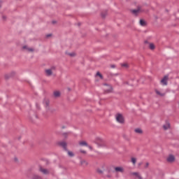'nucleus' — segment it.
Masks as SVG:
<instances>
[{
    "label": "nucleus",
    "instance_id": "1",
    "mask_svg": "<svg viewBox=\"0 0 179 179\" xmlns=\"http://www.w3.org/2000/svg\"><path fill=\"white\" fill-rule=\"evenodd\" d=\"M115 120L119 124H124L125 122L124 115H122L121 113H117L115 115Z\"/></svg>",
    "mask_w": 179,
    "mask_h": 179
},
{
    "label": "nucleus",
    "instance_id": "2",
    "mask_svg": "<svg viewBox=\"0 0 179 179\" xmlns=\"http://www.w3.org/2000/svg\"><path fill=\"white\" fill-rule=\"evenodd\" d=\"M94 143L98 145V146L101 147V146H104V145H106V141H104V139H103L100 137H96L95 138Z\"/></svg>",
    "mask_w": 179,
    "mask_h": 179
},
{
    "label": "nucleus",
    "instance_id": "3",
    "mask_svg": "<svg viewBox=\"0 0 179 179\" xmlns=\"http://www.w3.org/2000/svg\"><path fill=\"white\" fill-rule=\"evenodd\" d=\"M55 66H52L50 69H47L45 70V73L46 76H51L55 72Z\"/></svg>",
    "mask_w": 179,
    "mask_h": 179
},
{
    "label": "nucleus",
    "instance_id": "4",
    "mask_svg": "<svg viewBox=\"0 0 179 179\" xmlns=\"http://www.w3.org/2000/svg\"><path fill=\"white\" fill-rule=\"evenodd\" d=\"M105 93H111L113 92V87L111 85H108L107 84H105L103 87Z\"/></svg>",
    "mask_w": 179,
    "mask_h": 179
},
{
    "label": "nucleus",
    "instance_id": "5",
    "mask_svg": "<svg viewBox=\"0 0 179 179\" xmlns=\"http://www.w3.org/2000/svg\"><path fill=\"white\" fill-rule=\"evenodd\" d=\"M167 80H169V76H165L162 80L161 83L164 86H167Z\"/></svg>",
    "mask_w": 179,
    "mask_h": 179
},
{
    "label": "nucleus",
    "instance_id": "6",
    "mask_svg": "<svg viewBox=\"0 0 179 179\" xmlns=\"http://www.w3.org/2000/svg\"><path fill=\"white\" fill-rule=\"evenodd\" d=\"M23 50L26 51L27 52H34V48H29L28 46H23Z\"/></svg>",
    "mask_w": 179,
    "mask_h": 179
},
{
    "label": "nucleus",
    "instance_id": "7",
    "mask_svg": "<svg viewBox=\"0 0 179 179\" xmlns=\"http://www.w3.org/2000/svg\"><path fill=\"white\" fill-rule=\"evenodd\" d=\"M105 170H106V166L103 165L101 168H98L96 169V172L98 173V174H103Z\"/></svg>",
    "mask_w": 179,
    "mask_h": 179
},
{
    "label": "nucleus",
    "instance_id": "8",
    "mask_svg": "<svg viewBox=\"0 0 179 179\" xmlns=\"http://www.w3.org/2000/svg\"><path fill=\"white\" fill-rule=\"evenodd\" d=\"M175 160L176 157L173 155H171L167 157V162H169V163H173Z\"/></svg>",
    "mask_w": 179,
    "mask_h": 179
},
{
    "label": "nucleus",
    "instance_id": "9",
    "mask_svg": "<svg viewBox=\"0 0 179 179\" xmlns=\"http://www.w3.org/2000/svg\"><path fill=\"white\" fill-rule=\"evenodd\" d=\"M116 173H124V168L122 166H117L115 168Z\"/></svg>",
    "mask_w": 179,
    "mask_h": 179
},
{
    "label": "nucleus",
    "instance_id": "10",
    "mask_svg": "<svg viewBox=\"0 0 179 179\" xmlns=\"http://www.w3.org/2000/svg\"><path fill=\"white\" fill-rule=\"evenodd\" d=\"M39 171H41V173H42L43 174H50V171L43 167H40Z\"/></svg>",
    "mask_w": 179,
    "mask_h": 179
},
{
    "label": "nucleus",
    "instance_id": "11",
    "mask_svg": "<svg viewBox=\"0 0 179 179\" xmlns=\"http://www.w3.org/2000/svg\"><path fill=\"white\" fill-rule=\"evenodd\" d=\"M163 128H164V131H167V129H170V123L169 122H166L164 124Z\"/></svg>",
    "mask_w": 179,
    "mask_h": 179
},
{
    "label": "nucleus",
    "instance_id": "12",
    "mask_svg": "<svg viewBox=\"0 0 179 179\" xmlns=\"http://www.w3.org/2000/svg\"><path fill=\"white\" fill-rule=\"evenodd\" d=\"M78 143H79L80 146H88L87 142H86L85 141H79Z\"/></svg>",
    "mask_w": 179,
    "mask_h": 179
},
{
    "label": "nucleus",
    "instance_id": "13",
    "mask_svg": "<svg viewBox=\"0 0 179 179\" xmlns=\"http://www.w3.org/2000/svg\"><path fill=\"white\" fill-rule=\"evenodd\" d=\"M134 132H136V134H143V131H142V129L139 128L135 129Z\"/></svg>",
    "mask_w": 179,
    "mask_h": 179
},
{
    "label": "nucleus",
    "instance_id": "14",
    "mask_svg": "<svg viewBox=\"0 0 179 179\" xmlns=\"http://www.w3.org/2000/svg\"><path fill=\"white\" fill-rule=\"evenodd\" d=\"M59 146L64 148V149H66V143L62 141L59 143Z\"/></svg>",
    "mask_w": 179,
    "mask_h": 179
},
{
    "label": "nucleus",
    "instance_id": "15",
    "mask_svg": "<svg viewBox=\"0 0 179 179\" xmlns=\"http://www.w3.org/2000/svg\"><path fill=\"white\" fill-rule=\"evenodd\" d=\"M131 12L134 15H138V13H139V12H141V8H137L136 10H131Z\"/></svg>",
    "mask_w": 179,
    "mask_h": 179
},
{
    "label": "nucleus",
    "instance_id": "16",
    "mask_svg": "<svg viewBox=\"0 0 179 179\" xmlns=\"http://www.w3.org/2000/svg\"><path fill=\"white\" fill-rule=\"evenodd\" d=\"M149 48L150 50H155V48H156V46L154 43H149Z\"/></svg>",
    "mask_w": 179,
    "mask_h": 179
},
{
    "label": "nucleus",
    "instance_id": "17",
    "mask_svg": "<svg viewBox=\"0 0 179 179\" xmlns=\"http://www.w3.org/2000/svg\"><path fill=\"white\" fill-rule=\"evenodd\" d=\"M54 96L55 97H59V96H61V92H59V91H55L54 92Z\"/></svg>",
    "mask_w": 179,
    "mask_h": 179
},
{
    "label": "nucleus",
    "instance_id": "18",
    "mask_svg": "<svg viewBox=\"0 0 179 179\" xmlns=\"http://www.w3.org/2000/svg\"><path fill=\"white\" fill-rule=\"evenodd\" d=\"M131 162L133 166H135V164H136V158H135V157H131Z\"/></svg>",
    "mask_w": 179,
    "mask_h": 179
},
{
    "label": "nucleus",
    "instance_id": "19",
    "mask_svg": "<svg viewBox=\"0 0 179 179\" xmlns=\"http://www.w3.org/2000/svg\"><path fill=\"white\" fill-rule=\"evenodd\" d=\"M155 92H156L157 94H158V96H164V94H165L164 93L160 92V91H159V90H156Z\"/></svg>",
    "mask_w": 179,
    "mask_h": 179
},
{
    "label": "nucleus",
    "instance_id": "20",
    "mask_svg": "<svg viewBox=\"0 0 179 179\" xmlns=\"http://www.w3.org/2000/svg\"><path fill=\"white\" fill-rule=\"evenodd\" d=\"M140 24H141V26H146V22H145V20H141Z\"/></svg>",
    "mask_w": 179,
    "mask_h": 179
},
{
    "label": "nucleus",
    "instance_id": "21",
    "mask_svg": "<svg viewBox=\"0 0 179 179\" xmlns=\"http://www.w3.org/2000/svg\"><path fill=\"white\" fill-rule=\"evenodd\" d=\"M68 155H69L70 157H73V156H75V155L73 154V152H71V151H68Z\"/></svg>",
    "mask_w": 179,
    "mask_h": 179
},
{
    "label": "nucleus",
    "instance_id": "22",
    "mask_svg": "<svg viewBox=\"0 0 179 179\" xmlns=\"http://www.w3.org/2000/svg\"><path fill=\"white\" fill-rule=\"evenodd\" d=\"M68 55H69L70 57H76V53L73 52L68 53Z\"/></svg>",
    "mask_w": 179,
    "mask_h": 179
},
{
    "label": "nucleus",
    "instance_id": "23",
    "mask_svg": "<svg viewBox=\"0 0 179 179\" xmlns=\"http://www.w3.org/2000/svg\"><path fill=\"white\" fill-rule=\"evenodd\" d=\"M122 66L123 68H128V64H127V63H123V64H122Z\"/></svg>",
    "mask_w": 179,
    "mask_h": 179
},
{
    "label": "nucleus",
    "instance_id": "24",
    "mask_svg": "<svg viewBox=\"0 0 179 179\" xmlns=\"http://www.w3.org/2000/svg\"><path fill=\"white\" fill-rule=\"evenodd\" d=\"M96 76H99L101 79H103V76L101 75V73H100V72L96 73Z\"/></svg>",
    "mask_w": 179,
    "mask_h": 179
},
{
    "label": "nucleus",
    "instance_id": "25",
    "mask_svg": "<svg viewBox=\"0 0 179 179\" xmlns=\"http://www.w3.org/2000/svg\"><path fill=\"white\" fill-rule=\"evenodd\" d=\"M34 179H41V177L38 176H35L34 177Z\"/></svg>",
    "mask_w": 179,
    "mask_h": 179
},
{
    "label": "nucleus",
    "instance_id": "26",
    "mask_svg": "<svg viewBox=\"0 0 179 179\" xmlns=\"http://www.w3.org/2000/svg\"><path fill=\"white\" fill-rule=\"evenodd\" d=\"M80 153H83V155H86V151L83 150H80Z\"/></svg>",
    "mask_w": 179,
    "mask_h": 179
},
{
    "label": "nucleus",
    "instance_id": "27",
    "mask_svg": "<svg viewBox=\"0 0 179 179\" xmlns=\"http://www.w3.org/2000/svg\"><path fill=\"white\" fill-rule=\"evenodd\" d=\"M149 167V163L146 162L145 165V168L148 169Z\"/></svg>",
    "mask_w": 179,
    "mask_h": 179
},
{
    "label": "nucleus",
    "instance_id": "28",
    "mask_svg": "<svg viewBox=\"0 0 179 179\" xmlns=\"http://www.w3.org/2000/svg\"><path fill=\"white\" fill-rule=\"evenodd\" d=\"M87 148H89V149L90 150H93V147L92 146L88 145V146H87Z\"/></svg>",
    "mask_w": 179,
    "mask_h": 179
},
{
    "label": "nucleus",
    "instance_id": "29",
    "mask_svg": "<svg viewBox=\"0 0 179 179\" xmlns=\"http://www.w3.org/2000/svg\"><path fill=\"white\" fill-rule=\"evenodd\" d=\"M45 104H46V106H48V104H50V101H45Z\"/></svg>",
    "mask_w": 179,
    "mask_h": 179
},
{
    "label": "nucleus",
    "instance_id": "30",
    "mask_svg": "<svg viewBox=\"0 0 179 179\" xmlns=\"http://www.w3.org/2000/svg\"><path fill=\"white\" fill-rule=\"evenodd\" d=\"M111 68H115V65L113 64L110 66Z\"/></svg>",
    "mask_w": 179,
    "mask_h": 179
},
{
    "label": "nucleus",
    "instance_id": "31",
    "mask_svg": "<svg viewBox=\"0 0 179 179\" xmlns=\"http://www.w3.org/2000/svg\"><path fill=\"white\" fill-rule=\"evenodd\" d=\"M51 34L47 35V37H50Z\"/></svg>",
    "mask_w": 179,
    "mask_h": 179
},
{
    "label": "nucleus",
    "instance_id": "32",
    "mask_svg": "<svg viewBox=\"0 0 179 179\" xmlns=\"http://www.w3.org/2000/svg\"><path fill=\"white\" fill-rule=\"evenodd\" d=\"M3 19H4V20H5V19H6V17H5V16H3Z\"/></svg>",
    "mask_w": 179,
    "mask_h": 179
},
{
    "label": "nucleus",
    "instance_id": "33",
    "mask_svg": "<svg viewBox=\"0 0 179 179\" xmlns=\"http://www.w3.org/2000/svg\"><path fill=\"white\" fill-rule=\"evenodd\" d=\"M15 162H17V158H15Z\"/></svg>",
    "mask_w": 179,
    "mask_h": 179
},
{
    "label": "nucleus",
    "instance_id": "34",
    "mask_svg": "<svg viewBox=\"0 0 179 179\" xmlns=\"http://www.w3.org/2000/svg\"><path fill=\"white\" fill-rule=\"evenodd\" d=\"M1 6H2V4L0 3V8H1Z\"/></svg>",
    "mask_w": 179,
    "mask_h": 179
},
{
    "label": "nucleus",
    "instance_id": "35",
    "mask_svg": "<svg viewBox=\"0 0 179 179\" xmlns=\"http://www.w3.org/2000/svg\"><path fill=\"white\" fill-rule=\"evenodd\" d=\"M53 23H55V22H53Z\"/></svg>",
    "mask_w": 179,
    "mask_h": 179
}]
</instances>
